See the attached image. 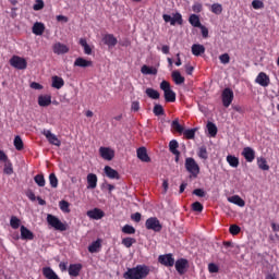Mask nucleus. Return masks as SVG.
Masks as SVG:
<instances>
[{"instance_id": "nucleus-45", "label": "nucleus", "mask_w": 279, "mask_h": 279, "mask_svg": "<svg viewBox=\"0 0 279 279\" xmlns=\"http://www.w3.org/2000/svg\"><path fill=\"white\" fill-rule=\"evenodd\" d=\"M153 112L155 117H162L165 114V108H162V105H155Z\"/></svg>"}, {"instance_id": "nucleus-12", "label": "nucleus", "mask_w": 279, "mask_h": 279, "mask_svg": "<svg viewBox=\"0 0 279 279\" xmlns=\"http://www.w3.org/2000/svg\"><path fill=\"white\" fill-rule=\"evenodd\" d=\"M242 156L246 160V162H254V160L256 159V150H254V148L250 146L244 147L242 150Z\"/></svg>"}, {"instance_id": "nucleus-22", "label": "nucleus", "mask_w": 279, "mask_h": 279, "mask_svg": "<svg viewBox=\"0 0 279 279\" xmlns=\"http://www.w3.org/2000/svg\"><path fill=\"white\" fill-rule=\"evenodd\" d=\"M105 173L107 175V178H109L110 180H120V175L119 172L114 169H112V167L110 166H106L105 167Z\"/></svg>"}, {"instance_id": "nucleus-44", "label": "nucleus", "mask_w": 279, "mask_h": 279, "mask_svg": "<svg viewBox=\"0 0 279 279\" xmlns=\"http://www.w3.org/2000/svg\"><path fill=\"white\" fill-rule=\"evenodd\" d=\"M207 130L210 136H217V125L213 122L207 123Z\"/></svg>"}, {"instance_id": "nucleus-7", "label": "nucleus", "mask_w": 279, "mask_h": 279, "mask_svg": "<svg viewBox=\"0 0 279 279\" xmlns=\"http://www.w3.org/2000/svg\"><path fill=\"white\" fill-rule=\"evenodd\" d=\"M0 162H4V173L7 175H12L14 173V168L12 167V161L5 155V151L0 150Z\"/></svg>"}, {"instance_id": "nucleus-53", "label": "nucleus", "mask_w": 279, "mask_h": 279, "mask_svg": "<svg viewBox=\"0 0 279 279\" xmlns=\"http://www.w3.org/2000/svg\"><path fill=\"white\" fill-rule=\"evenodd\" d=\"M252 7L254 10H263V8H265V3L262 0H253Z\"/></svg>"}, {"instance_id": "nucleus-49", "label": "nucleus", "mask_w": 279, "mask_h": 279, "mask_svg": "<svg viewBox=\"0 0 279 279\" xmlns=\"http://www.w3.org/2000/svg\"><path fill=\"white\" fill-rule=\"evenodd\" d=\"M34 181L40 186H45L46 181H45V175L44 174H37L34 177Z\"/></svg>"}, {"instance_id": "nucleus-19", "label": "nucleus", "mask_w": 279, "mask_h": 279, "mask_svg": "<svg viewBox=\"0 0 279 279\" xmlns=\"http://www.w3.org/2000/svg\"><path fill=\"white\" fill-rule=\"evenodd\" d=\"M102 43L104 45H107V47H117V43H119V40L117 39V37H114V35L112 34H106L102 37Z\"/></svg>"}, {"instance_id": "nucleus-60", "label": "nucleus", "mask_w": 279, "mask_h": 279, "mask_svg": "<svg viewBox=\"0 0 279 279\" xmlns=\"http://www.w3.org/2000/svg\"><path fill=\"white\" fill-rule=\"evenodd\" d=\"M131 219H132V221H135V223H140V221L142 219L141 213H135V214L131 215Z\"/></svg>"}, {"instance_id": "nucleus-9", "label": "nucleus", "mask_w": 279, "mask_h": 279, "mask_svg": "<svg viewBox=\"0 0 279 279\" xmlns=\"http://www.w3.org/2000/svg\"><path fill=\"white\" fill-rule=\"evenodd\" d=\"M175 270L180 276H184L186 274V268L189 267V259L180 258L174 264Z\"/></svg>"}, {"instance_id": "nucleus-41", "label": "nucleus", "mask_w": 279, "mask_h": 279, "mask_svg": "<svg viewBox=\"0 0 279 279\" xmlns=\"http://www.w3.org/2000/svg\"><path fill=\"white\" fill-rule=\"evenodd\" d=\"M10 226L13 230H19V228H21V219L16 216H12L10 219Z\"/></svg>"}, {"instance_id": "nucleus-57", "label": "nucleus", "mask_w": 279, "mask_h": 279, "mask_svg": "<svg viewBox=\"0 0 279 279\" xmlns=\"http://www.w3.org/2000/svg\"><path fill=\"white\" fill-rule=\"evenodd\" d=\"M192 10H193V12H195V14H199V12H202V10H204V7L202 5L201 2H195L192 5Z\"/></svg>"}, {"instance_id": "nucleus-35", "label": "nucleus", "mask_w": 279, "mask_h": 279, "mask_svg": "<svg viewBox=\"0 0 279 279\" xmlns=\"http://www.w3.org/2000/svg\"><path fill=\"white\" fill-rule=\"evenodd\" d=\"M189 23L192 25V27H201L202 22L199 21V15L197 14L190 15Z\"/></svg>"}, {"instance_id": "nucleus-58", "label": "nucleus", "mask_w": 279, "mask_h": 279, "mask_svg": "<svg viewBox=\"0 0 279 279\" xmlns=\"http://www.w3.org/2000/svg\"><path fill=\"white\" fill-rule=\"evenodd\" d=\"M221 64H229L230 63V54L223 53L219 57Z\"/></svg>"}, {"instance_id": "nucleus-11", "label": "nucleus", "mask_w": 279, "mask_h": 279, "mask_svg": "<svg viewBox=\"0 0 279 279\" xmlns=\"http://www.w3.org/2000/svg\"><path fill=\"white\" fill-rule=\"evenodd\" d=\"M44 136H46L48 143H50V145H56V147H60V145H62V142L58 138V136H56V134L51 133V131L49 130H44L43 131Z\"/></svg>"}, {"instance_id": "nucleus-30", "label": "nucleus", "mask_w": 279, "mask_h": 279, "mask_svg": "<svg viewBox=\"0 0 279 279\" xmlns=\"http://www.w3.org/2000/svg\"><path fill=\"white\" fill-rule=\"evenodd\" d=\"M229 202L231 204H235V206H240V208H243V206H245V201H243V198H241V196L239 195L229 197Z\"/></svg>"}, {"instance_id": "nucleus-2", "label": "nucleus", "mask_w": 279, "mask_h": 279, "mask_svg": "<svg viewBox=\"0 0 279 279\" xmlns=\"http://www.w3.org/2000/svg\"><path fill=\"white\" fill-rule=\"evenodd\" d=\"M160 89L163 90V97L167 104L175 102V92L171 89V83L168 81H162L160 83Z\"/></svg>"}, {"instance_id": "nucleus-3", "label": "nucleus", "mask_w": 279, "mask_h": 279, "mask_svg": "<svg viewBox=\"0 0 279 279\" xmlns=\"http://www.w3.org/2000/svg\"><path fill=\"white\" fill-rule=\"evenodd\" d=\"M185 169L191 178H197L199 175V165L193 157L185 158Z\"/></svg>"}, {"instance_id": "nucleus-32", "label": "nucleus", "mask_w": 279, "mask_h": 279, "mask_svg": "<svg viewBox=\"0 0 279 279\" xmlns=\"http://www.w3.org/2000/svg\"><path fill=\"white\" fill-rule=\"evenodd\" d=\"M178 147H180V144L178 143L177 140H172L169 143V150L171 154H173V156H178L180 150H178Z\"/></svg>"}, {"instance_id": "nucleus-1", "label": "nucleus", "mask_w": 279, "mask_h": 279, "mask_svg": "<svg viewBox=\"0 0 279 279\" xmlns=\"http://www.w3.org/2000/svg\"><path fill=\"white\" fill-rule=\"evenodd\" d=\"M149 276V267L146 265H137L136 267L129 268L124 272L123 278L125 279H145Z\"/></svg>"}, {"instance_id": "nucleus-17", "label": "nucleus", "mask_w": 279, "mask_h": 279, "mask_svg": "<svg viewBox=\"0 0 279 279\" xmlns=\"http://www.w3.org/2000/svg\"><path fill=\"white\" fill-rule=\"evenodd\" d=\"M136 154H137L138 160H141L142 162H151V158L147 154L146 147L142 146L137 148Z\"/></svg>"}, {"instance_id": "nucleus-33", "label": "nucleus", "mask_w": 279, "mask_h": 279, "mask_svg": "<svg viewBox=\"0 0 279 279\" xmlns=\"http://www.w3.org/2000/svg\"><path fill=\"white\" fill-rule=\"evenodd\" d=\"M13 145L17 151H23L25 145L23 144V138H21V135H16L14 137Z\"/></svg>"}, {"instance_id": "nucleus-51", "label": "nucleus", "mask_w": 279, "mask_h": 279, "mask_svg": "<svg viewBox=\"0 0 279 279\" xmlns=\"http://www.w3.org/2000/svg\"><path fill=\"white\" fill-rule=\"evenodd\" d=\"M211 12L214 13V14H221V12H223V7L221 5V4H219V3H214L213 5H211Z\"/></svg>"}, {"instance_id": "nucleus-27", "label": "nucleus", "mask_w": 279, "mask_h": 279, "mask_svg": "<svg viewBox=\"0 0 279 279\" xmlns=\"http://www.w3.org/2000/svg\"><path fill=\"white\" fill-rule=\"evenodd\" d=\"M87 189H97V174H87Z\"/></svg>"}, {"instance_id": "nucleus-29", "label": "nucleus", "mask_w": 279, "mask_h": 279, "mask_svg": "<svg viewBox=\"0 0 279 279\" xmlns=\"http://www.w3.org/2000/svg\"><path fill=\"white\" fill-rule=\"evenodd\" d=\"M172 80H173L174 84H177L179 86H180V84H184V82H185V78H184V76H182L180 71L172 72Z\"/></svg>"}, {"instance_id": "nucleus-64", "label": "nucleus", "mask_w": 279, "mask_h": 279, "mask_svg": "<svg viewBox=\"0 0 279 279\" xmlns=\"http://www.w3.org/2000/svg\"><path fill=\"white\" fill-rule=\"evenodd\" d=\"M198 27L202 31L203 38H208V28L206 26H204V25H201Z\"/></svg>"}, {"instance_id": "nucleus-4", "label": "nucleus", "mask_w": 279, "mask_h": 279, "mask_svg": "<svg viewBox=\"0 0 279 279\" xmlns=\"http://www.w3.org/2000/svg\"><path fill=\"white\" fill-rule=\"evenodd\" d=\"M47 222L51 228H54V230H59V232H66L68 230L66 223L61 222L58 217L51 214H48Z\"/></svg>"}, {"instance_id": "nucleus-56", "label": "nucleus", "mask_w": 279, "mask_h": 279, "mask_svg": "<svg viewBox=\"0 0 279 279\" xmlns=\"http://www.w3.org/2000/svg\"><path fill=\"white\" fill-rule=\"evenodd\" d=\"M208 271L209 274H219V266L215 263L208 264Z\"/></svg>"}, {"instance_id": "nucleus-13", "label": "nucleus", "mask_w": 279, "mask_h": 279, "mask_svg": "<svg viewBox=\"0 0 279 279\" xmlns=\"http://www.w3.org/2000/svg\"><path fill=\"white\" fill-rule=\"evenodd\" d=\"M83 268H84V266L81 263L70 264V266L68 268L69 276L71 278H77V276H80V274L82 272Z\"/></svg>"}, {"instance_id": "nucleus-39", "label": "nucleus", "mask_w": 279, "mask_h": 279, "mask_svg": "<svg viewBox=\"0 0 279 279\" xmlns=\"http://www.w3.org/2000/svg\"><path fill=\"white\" fill-rule=\"evenodd\" d=\"M59 208L62 213H71V203L68 201H60Z\"/></svg>"}, {"instance_id": "nucleus-25", "label": "nucleus", "mask_w": 279, "mask_h": 279, "mask_svg": "<svg viewBox=\"0 0 279 279\" xmlns=\"http://www.w3.org/2000/svg\"><path fill=\"white\" fill-rule=\"evenodd\" d=\"M192 53L193 56L199 57L203 53H206V47H204V45L194 44L192 46Z\"/></svg>"}, {"instance_id": "nucleus-52", "label": "nucleus", "mask_w": 279, "mask_h": 279, "mask_svg": "<svg viewBox=\"0 0 279 279\" xmlns=\"http://www.w3.org/2000/svg\"><path fill=\"white\" fill-rule=\"evenodd\" d=\"M229 232L233 236H236V234L241 233V227H239L238 225H231L230 228H229Z\"/></svg>"}, {"instance_id": "nucleus-48", "label": "nucleus", "mask_w": 279, "mask_h": 279, "mask_svg": "<svg viewBox=\"0 0 279 279\" xmlns=\"http://www.w3.org/2000/svg\"><path fill=\"white\" fill-rule=\"evenodd\" d=\"M49 182L52 189H58V177H56V173L49 174Z\"/></svg>"}, {"instance_id": "nucleus-37", "label": "nucleus", "mask_w": 279, "mask_h": 279, "mask_svg": "<svg viewBox=\"0 0 279 279\" xmlns=\"http://www.w3.org/2000/svg\"><path fill=\"white\" fill-rule=\"evenodd\" d=\"M227 162L230 165L233 169H236L239 167V158L234 155H228L227 156Z\"/></svg>"}, {"instance_id": "nucleus-21", "label": "nucleus", "mask_w": 279, "mask_h": 279, "mask_svg": "<svg viewBox=\"0 0 279 279\" xmlns=\"http://www.w3.org/2000/svg\"><path fill=\"white\" fill-rule=\"evenodd\" d=\"M74 66H80L81 69H88V66H93V61H88L82 57H78L74 61Z\"/></svg>"}, {"instance_id": "nucleus-14", "label": "nucleus", "mask_w": 279, "mask_h": 279, "mask_svg": "<svg viewBox=\"0 0 279 279\" xmlns=\"http://www.w3.org/2000/svg\"><path fill=\"white\" fill-rule=\"evenodd\" d=\"M52 51L53 53H56L57 56H64V53H69L70 48L69 46L58 41L52 46Z\"/></svg>"}, {"instance_id": "nucleus-42", "label": "nucleus", "mask_w": 279, "mask_h": 279, "mask_svg": "<svg viewBox=\"0 0 279 279\" xmlns=\"http://www.w3.org/2000/svg\"><path fill=\"white\" fill-rule=\"evenodd\" d=\"M198 158H201L202 160H208V150L206 149V146H201L198 148V153H197Z\"/></svg>"}, {"instance_id": "nucleus-62", "label": "nucleus", "mask_w": 279, "mask_h": 279, "mask_svg": "<svg viewBox=\"0 0 279 279\" xmlns=\"http://www.w3.org/2000/svg\"><path fill=\"white\" fill-rule=\"evenodd\" d=\"M26 197H28V199H31V202H36V199H37L36 194H34V192L32 190H28L26 192Z\"/></svg>"}, {"instance_id": "nucleus-34", "label": "nucleus", "mask_w": 279, "mask_h": 279, "mask_svg": "<svg viewBox=\"0 0 279 279\" xmlns=\"http://www.w3.org/2000/svg\"><path fill=\"white\" fill-rule=\"evenodd\" d=\"M145 93L149 99H160V93L151 87L146 88Z\"/></svg>"}, {"instance_id": "nucleus-26", "label": "nucleus", "mask_w": 279, "mask_h": 279, "mask_svg": "<svg viewBox=\"0 0 279 279\" xmlns=\"http://www.w3.org/2000/svg\"><path fill=\"white\" fill-rule=\"evenodd\" d=\"M33 34H35V36H43V34H45V24L36 22L33 25Z\"/></svg>"}, {"instance_id": "nucleus-23", "label": "nucleus", "mask_w": 279, "mask_h": 279, "mask_svg": "<svg viewBox=\"0 0 279 279\" xmlns=\"http://www.w3.org/2000/svg\"><path fill=\"white\" fill-rule=\"evenodd\" d=\"M38 106L41 108H47L51 106V95H40L38 96Z\"/></svg>"}, {"instance_id": "nucleus-43", "label": "nucleus", "mask_w": 279, "mask_h": 279, "mask_svg": "<svg viewBox=\"0 0 279 279\" xmlns=\"http://www.w3.org/2000/svg\"><path fill=\"white\" fill-rule=\"evenodd\" d=\"M99 247H101V242L97 240L88 246V252H90V254H95L98 252Z\"/></svg>"}, {"instance_id": "nucleus-10", "label": "nucleus", "mask_w": 279, "mask_h": 279, "mask_svg": "<svg viewBox=\"0 0 279 279\" xmlns=\"http://www.w3.org/2000/svg\"><path fill=\"white\" fill-rule=\"evenodd\" d=\"M158 260L160 265L165 267H173V265H175V259L172 254L159 255Z\"/></svg>"}, {"instance_id": "nucleus-8", "label": "nucleus", "mask_w": 279, "mask_h": 279, "mask_svg": "<svg viewBox=\"0 0 279 279\" xmlns=\"http://www.w3.org/2000/svg\"><path fill=\"white\" fill-rule=\"evenodd\" d=\"M146 230H153V232H161L162 231V225L160 223V220H158L156 217H150L145 222Z\"/></svg>"}, {"instance_id": "nucleus-50", "label": "nucleus", "mask_w": 279, "mask_h": 279, "mask_svg": "<svg viewBox=\"0 0 279 279\" xmlns=\"http://www.w3.org/2000/svg\"><path fill=\"white\" fill-rule=\"evenodd\" d=\"M175 23H178V25H182V23H184V21L182 20V14L180 13H175L172 17V22L171 25H175Z\"/></svg>"}, {"instance_id": "nucleus-28", "label": "nucleus", "mask_w": 279, "mask_h": 279, "mask_svg": "<svg viewBox=\"0 0 279 279\" xmlns=\"http://www.w3.org/2000/svg\"><path fill=\"white\" fill-rule=\"evenodd\" d=\"M141 73H143V75H157L158 70L156 68H150L149 65H143L141 68Z\"/></svg>"}, {"instance_id": "nucleus-59", "label": "nucleus", "mask_w": 279, "mask_h": 279, "mask_svg": "<svg viewBox=\"0 0 279 279\" xmlns=\"http://www.w3.org/2000/svg\"><path fill=\"white\" fill-rule=\"evenodd\" d=\"M193 195H196V197H206V192L203 189H195Z\"/></svg>"}, {"instance_id": "nucleus-63", "label": "nucleus", "mask_w": 279, "mask_h": 279, "mask_svg": "<svg viewBox=\"0 0 279 279\" xmlns=\"http://www.w3.org/2000/svg\"><path fill=\"white\" fill-rule=\"evenodd\" d=\"M31 88H33L34 90H43V85L40 83L33 82L31 83Z\"/></svg>"}, {"instance_id": "nucleus-36", "label": "nucleus", "mask_w": 279, "mask_h": 279, "mask_svg": "<svg viewBox=\"0 0 279 279\" xmlns=\"http://www.w3.org/2000/svg\"><path fill=\"white\" fill-rule=\"evenodd\" d=\"M257 166L262 171H269V165H267V159H265V157L257 158Z\"/></svg>"}, {"instance_id": "nucleus-61", "label": "nucleus", "mask_w": 279, "mask_h": 279, "mask_svg": "<svg viewBox=\"0 0 279 279\" xmlns=\"http://www.w3.org/2000/svg\"><path fill=\"white\" fill-rule=\"evenodd\" d=\"M184 69H185L186 75H193V71H195V68L191 64H185Z\"/></svg>"}, {"instance_id": "nucleus-47", "label": "nucleus", "mask_w": 279, "mask_h": 279, "mask_svg": "<svg viewBox=\"0 0 279 279\" xmlns=\"http://www.w3.org/2000/svg\"><path fill=\"white\" fill-rule=\"evenodd\" d=\"M136 243V239L134 238H124L122 239V245H124V247H132V245Z\"/></svg>"}, {"instance_id": "nucleus-24", "label": "nucleus", "mask_w": 279, "mask_h": 279, "mask_svg": "<svg viewBox=\"0 0 279 279\" xmlns=\"http://www.w3.org/2000/svg\"><path fill=\"white\" fill-rule=\"evenodd\" d=\"M43 276H45L47 279H60L58 274L51 269V267H44L43 268Z\"/></svg>"}, {"instance_id": "nucleus-38", "label": "nucleus", "mask_w": 279, "mask_h": 279, "mask_svg": "<svg viewBox=\"0 0 279 279\" xmlns=\"http://www.w3.org/2000/svg\"><path fill=\"white\" fill-rule=\"evenodd\" d=\"M171 128H172V130H174V132H178L179 134H183V132H184V126H182V124H180V121L178 119L172 121Z\"/></svg>"}, {"instance_id": "nucleus-16", "label": "nucleus", "mask_w": 279, "mask_h": 279, "mask_svg": "<svg viewBox=\"0 0 279 279\" xmlns=\"http://www.w3.org/2000/svg\"><path fill=\"white\" fill-rule=\"evenodd\" d=\"M99 154L104 160H112L114 158V150L110 147L101 146L99 148Z\"/></svg>"}, {"instance_id": "nucleus-6", "label": "nucleus", "mask_w": 279, "mask_h": 279, "mask_svg": "<svg viewBox=\"0 0 279 279\" xmlns=\"http://www.w3.org/2000/svg\"><path fill=\"white\" fill-rule=\"evenodd\" d=\"M221 101L225 108H230L232 101H234V92L232 88L227 87L221 93Z\"/></svg>"}, {"instance_id": "nucleus-18", "label": "nucleus", "mask_w": 279, "mask_h": 279, "mask_svg": "<svg viewBox=\"0 0 279 279\" xmlns=\"http://www.w3.org/2000/svg\"><path fill=\"white\" fill-rule=\"evenodd\" d=\"M105 215L104 210L99 208H94L87 211V217H89V219H95L96 221L104 219Z\"/></svg>"}, {"instance_id": "nucleus-54", "label": "nucleus", "mask_w": 279, "mask_h": 279, "mask_svg": "<svg viewBox=\"0 0 279 279\" xmlns=\"http://www.w3.org/2000/svg\"><path fill=\"white\" fill-rule=\"evenodd\" d=\"M192 210H194V213H202L204 210V205L199 202H195L192 204Z\"/></svg>"}, {"instance_id": "nucleus-55", "label": "nucleus", "mask_w": 279, "mask_h": 279, "mask_svg": "<svg viewBox=\"0 0 279 279\" xmlns=\"http://www.w3.org/2000/svg\"><path fill=\"white\" fill-rule=\"evenodd\" d=\"M43 8H45V1L36 0L35 4L33 5V10H35V12H38L43 10Z\"/></svg>"}, {"instance_id": "nucleus-46", "label": "nucleus", "mask_w": 279, "mask_h": 279, "mask_svg": "<svg viewBox=\"0 0 279 279\" xmlns=\"http://www.w3.org/2000/svg\"><path fill=\"white\" fill-rule=\"evenodd\" d=\"M123 234H136V229L131 225H125L122 228Z\"/></svg>"}, {"instance_id": "nucleus-20", "label": "nucleus", "mask_w": 279, "mask_h": 279, "mask_svg": "<svg viewBox=\"0 0 279 279\" xmlns=\"http://www.w3.org/2000/svg\"><path fill=\"white\" fill-rule=\"evenodd\" d=\"M20 232L22 241H34V232L29 231L27 227L22 226Z\"/></svg>"}, {"instance_id": "nucleus-40", "label": "nucleus", "mask_w": 279, "mask_h": 279, "mask_svg": "<svg viewBox=\"0 0 279 279\" xmlns=\"http://www.w3.org/2000/svg\"><path fill=\"white\" fill-rule=\"evenodd\" d=\"M197 132V129H187L183 130V135L187 141H193L195 138V133Z\"/></svg>"}, {"instance_id": "nucleus-31", "label": "nucleus", "mask_w": 279, "mask_h": 279, "mask_svg": "<svg viewBox=\"0 0 279 279\" xmlns=\"http://www.w3.org/2000/svg\"><path fill=\"white\" fill-rule=\"evenodd\" d=\"M64 86V80L60 76H52V88L60 90Z\"/></svg>"}, {"instance_id": "nucleus-5", "label": "nucleus", "mask_w": 279, "mask_h": 279, "mask_svg": "<svg viewBox=\"0 0 279 279\" xmlns=\"http://www.w3.org/2000/svg\"><path fill=\"white\" fill-rule=\"evenodd\" d=\"M9 64L13 66V69H17V71H25V69H27V60L16 54L9 60Z\"/></svg>"}, {"instance_id": "nucleus-15", "label": "nucleus", "mask_w": 279, "mask_h": 279, "mask_svg": "<svg viewBox=\"0 0 279 279\" xmlns=\"http://www.w3.org/2000/svg\"><path fill=\"white\" fill-rule=\"evenodd\" d=\"M255 82L256 84H259V86L267 88V86H269V84L271 83V80L269 78V75H267V73L260 72L255 78Z\"/></svg>"}]
</instances>
